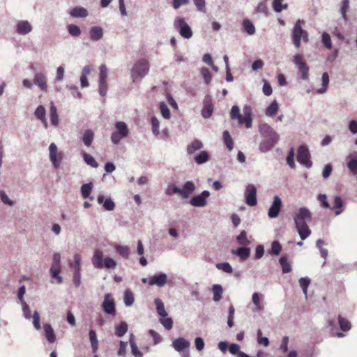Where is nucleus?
Masks as SVG:
<instances>
[{
	"mask_svg": "<svg viewBox=\"0 0 357 357\" xmlns=\"http://www.w3.org/2000/svg\"><path fill=\"white\" fill-rule=\"evenodd\" d=\"M295 228L301 240H305L311 234L307 223L312 220V214L307 207H301L294 215Z\"/></svg>",
	"mask_w": 357,
	"mask_h": 357,
	"instance_id": "obj_1",
	"label": "nucleus"
},
{
	"mask_svg": "<svg viewBox=\"0 0 357 357\" xmlns=\"http://www.w3.org/2000/svg\"><path fill=\"white\" fill-rule=\"evenodd\" d=\"M149 71V63L145 59H139L132 66L130 75L133 82H135L137 78H144Z\"/></svg>",
	"mask_w": 357,
	"mask_h": 357,
	"instance_id": "obj_2",
	"label": "nucleus"
},
{
	"mask_svg": "<svg viewBox=\"0 0 357 357\" xmlns=\"http://www.w3.org/2000/svg\"><path fill=\"white\" fill-rule=\"evenodd\" d=\"M115 130L111 134V141L114 145L120 143L121 140L129 135V129L123 121H117L114 124Z\"/></svg>",
	"mask_w": 357,
	"mask_h": 357,
	"instance_id": "obj_3",
	"label": "nucleus"
},
{
	"mask_svg": "<svg viewBox=\"0 0 357 357\" xmlns=\"http://www.w3.org/2000/svg\"><path fill=\"white\" fill-rule=\"evenodd\" d=\"M303 23V20H298L295 23L292 31L293 43L297 48H299L301 47V38H303V40L305 42L308 40L307 32L302 29Z\"/></svg>",
	"mask_w": 357,
	"mask_h": 357,
	"instance_id": "obj_4",
	"label": "nucleus"
},
{
	"mask_svg": "<svg viewBox=\"0 0 357 357\" xmlns=\"http://www.w3.org/2000/svg\"><path fill=\"white\" fill-rule=\"evenodd\" d=\"M174 25L183 38L189 39L192 36V31L183 18L177 17L174 20Z\"/></svg>",
	"mask_w": 357,
	"mask_h": 357,
	"instance_id": "obj_5",
	"label": "nucleus"
},
{
	"mask_svg": "<svg viewBox=\"0 0 357 357\" xmlns=\"http://www.w3.org/2000/svg\"><path fill=\"white\" fill-rule=\"evenodd\" d=\"M142 282L148 283L150 286L156 285L159 287H164L167 282V275L163 272H159L149 278H142Z\"/></svg>",
	"mask_w": 357,
	"mask_h": 357,
	"instance_id": "obj_6",
	"label": "nucleus"
},
{
	"mask_svg": "<svg viewBox=\"0 0 357 357\" xmlns=\"http://www.w3.org/2000/svg\"><path fill=\"white\" fill-rule=\"evenodd\" d=\"M297 160L307 168H310L312 166V162L310 160V153L307 146L301 145L298 147Z\"/></svg>",
	"mask_w": 357,
	"mask_h": 357,
	"instance_id": "obj_7",
	"label": "nucleus"
},
{
	"mask_svg": "<svg viewBox=\"0 0 357 357\" xmlns=\"http://www.w3.org/2000/svg\"><path fill=\"white\" fill-rule=\"evenodd\" d=\"M101 307L105 314L113 317L116 315L114 299L112 298L111 294L107 293L105 294Z\"/></svg>",
	"mask_w": 357,
	"mask_h": 357,
	"instance_id": "obj_8",
	"label": "nucleus"
},
{
	"mask_svg": "<svg viewBox=\"0 0 357 357\" xmlns=\"http://www.w3.org/2000/svg\"><path fill=\"white\" fill-rule=\"evenodd\" d=\"M294 63L297 66L301 74V79L303 80L308 79L309 67L307 63L303 60V57L301 54H297L294 56L293 58Z\"/></svg>",
	"mask_w": 357,
	"mask_h": 357,
	"instance_id": "obj_9",
	"label": "nucleus"
},
{
	"mask_svg": "<svg viewBox=\"0 0 357 357\" xmlns=\"http://www.w3.org/2000/svg\"><path fill=\"white\" fill-rule=\"evenodd\" d=\"M246 204L250 206H255L257 204V188L253 184H248L245 191Z\"/></svg>",
	"mask_w": 357,
	"mask_h": 357,
	"instance_id": "obj_10",
	"label": "nucleus"
},
{
	"mask_svg": "<svg viewBox=\"0 0 357 357\" xmlns=\"http://www.w3.org/2000/svg\"><path fill=\"white\" fill-rule=\"evenodd\" d=\"M282 202L279 196H274L272 204L271 205L268 211V218L273 219L278 217L282 208Z\"/></svg>",
	"mask_w": 357,
	"mask_h": 357,
	"instance_id": "obj_11",
	"label": "nucleus"
},
{
	"mask_svg": "<svg viewBox=\"0 0 357 357\" xmlns=\"http://www.w3.org/2000/svg\"><path fill=\"white\" fill-rule=\"evenodd\" d=\"M209 196V191L204 190L199 195L193 196L190 200V204L195 207H204L206 206V199Z\"/></svg>",
	"mask_w": 357,
	"mask_h": 357,
	"instance_id": "obj_12",
	"label": "nucleus"
},
{
	"mask_svg": "<svg viewBox=\"0 0 357 357\" xmlns=\"http://www.w3.org/2000/svg\"><path fill=\"white\" fill-rule=\"evenodd\" d=\"M50 160L55 168L60 166L62 160V153H58V149L54 143H51L49 146Z\"/></svg>",
	"mask_w": 357,
	"mask_h": 357,
	"instance_id": "obj_13",
	"label": "nucleus"
},
{
	"mask_svg": "<svg viewBox=\"0 0 357 357\" xmlns=\"http://www.w3.org/2000/svg\"><path fill=\"white\" fill-rule=\"evenodd\" d=\"M33 30V26L27 20H20L15 24V32L22 36H25L31 33Z\"/></svg>",
	"mask_w": 357,
	"mask_h": 357,
	"instance_id": "obj_14",
	"label": "nucleus"
},
{
	"mask_svg": "<svg viewBox=\"0 0 357 357\" xmlns=\"http://www.w3.org/2000/svg\"><path fill=\"white\" fill-rule=\"evenodd\" d=\"M213 112V105L212 103L211 97L206 95L203 101V108L202 110V115L204 119H208L211 116Z\"/></svg>",
	"mask_w": 357,
	"mask_h": 357,
	"instance_id": "obj_15",
	"label": "nucleus"
},
{
	"mask_svg": "<svg viewBox=\"0 0 357 357\" xmlns=\"http://www.w3.org/2000/svg\"><path fill=\"white\" fill-rule=\"evenodd\" d=\"M259 131L260 134L265 138H280L279 135L267 123L260 125Z\"/></svg>",
	"mask_w": 357,
	"mask_h": 357,
	"instance_id": "obj_16",
	"label": "nucleus"
},
{
	"mask_svg": "<svg viewBox=\"0 0 357 357\" xmlns=\"http://www.w3.org/2000/svg\"><path fill=\"white\" fill-rule=\"evenodd\" d=\"M33 84L38 86L44 92L47 91V77L42 73H36L33 77Z\"/></svg>",
	"mask_w": 357,
	"mask_h": 357,
	"instance_id": "obj_17",
	"label": "nucleus"
},
{
	"mask_svg": "<svg viewBox=\"0 0 357 357\" xmlns=\"http://www.w3.org/2000/svg\"><path fill=\"white\" fill-rule=\"evenodd\" d=\"M280 138L268 139L266 138L261 142L259 146V150L262 153H266L271 151L278 143Z\"/></svg>",
	"mask_w": 357,
	"mask_h": 357,
	"instance_id": "obj_18",
	"label": "nucleus"
},
{
	"mask_svg": "<svg viewBox=\"0 0 357 357\" xmlns=\"http://www.w3.org/2000/svg\"><path fill=\"white\" fill-rule=\"evenodd\" d=\"M188 340L184 337H178L175 339L172 344V347L178 352H182L190 347Z\"/></svg>",
	"mask_w": 357,
	"mask_h": 357,
	"instance_id": "obj_19",
	"label": "nucleus"
},
{
	"mask_svg": "<svg viewBox=\"0 0 357 357\" xmlns=\"http://www.w3.org/2000/svg\"><path fill=\"white\" fill-rule=\"evenodd\" d=\"M196 187L195 183L191 181H188L184 183L183 188H181V197L183 199H188L190 195L195 190Z\"/></svg>",
	"mask_w": 357,
	"mask_h": 357,
	"instance_id": "obj_20",
	"label": "nucleus"
},
{
	"mask_svg": "<svg viewBox=\"0 0 357 357\" xmlns=\"http://www.w3.org/2000/svg\"><path fill=\"white\" fill-rule=\"evenodd\" d=\"M89 37L93 42L101 40L103 37V29L101 26H93L89 29Z\"/></svg>",
	"mask_w": 357,
	"mask_h": 357,
	"instance_id": "obj_21",
	"label": "nucleus"
},
{
	"mask_svg": "<svg viewBox=\"0 0 357 357\" xmlns=\"http://www.w3.org/2000/svg\"><path fill=\"white\" fill-rule=\"evenodd\" d=\"M103 252L97 249L94 251L91 259L93 266L98 269L103 268Z\"/></svg>",
	"mask_w": 357,
	"mask_h": 357,
	"instance_id": "obj_22",
	"label": "nucleus"
},
{
	"mask_svg": "<svg viewBox=\"0 0 357 357\" xmlns=\"http://www.w3.org/2000/svg\"><path fill=\"white\" fill-rule=\"evenodd\" d=\"M231 253L238 256L241 259L245 260L250 255V249L248 245H242L236 250H231Z\"/></svg>",
	"mask_w": 357,
	"mask_h": 357,
	"instance_id": "obj_23",
	"label": "nucleus"
},
{
	"mask_svg": "<svg viewBox=\"0 0 357 357\" xmlns=\"http://www.w3.org/2000/svg\"><path fill=\"white\" fill-rule=\"evenodd\" d=\"M98 204H102L106 211H112L115 207V204L111 198L105 199L102 195H99L97 197Z\"/></svg>",
	"mask_w": 357,
	"mask_h": 357,
	"instance_id": "obj_24",
	"label": "nucleus"
},
{
	"mask_svg": "<svg viewBox=\"0 0 357 357\" xmlns=\"http://www.w3.org/2000/svg\"><path fill=\"white\" fill-rule=\"evenodd\" d=\"M344 206V202L340 196L336 195L334 197V204L332 207L330 206L331 210H335V215H340L343 210L342 207Z\"/></svg>",
	"mask_w": 357,
	"mask_h": 357,
	"instance_id": "obj_25",
	"label": "nucleus"
},
{
	"mask_svg": "<svg viewBox=\"0 0 357 357\" xmlns=\"http://www.w3.org/2000/svg\"><path fill=\"white\" fill-rule=\"evenodd\" d=\"M45 335L49 343H54L56 340V335L54 331L50 324H45L43 325Z\"/></svg>",
	"mask_w": 357,
	"mask_h": 357,
	"instance_id": "obj_26",
	"label": "nucleus"
},
{
	"mask_svg": "<svg viewBox=\"0 0 357 357\" xmlns=\"http://www.w3.org/2000/svg\"><path fill=\"white\" fill-rule=\"evenodd\" d=\"M69 15L73 17H85L88 15V12L83 7L76 6L69 11Z\"/></svg>",
	"mask_w": 357,
	"mask_h": 357,
	"instance_id": "obj_27",
	"label": "nucleus"
},
{
	"mask_svg": "<svg viewBox=\"0 0 357 357\" xmlns=\"http://www.w3.org/2000/svg\"><path fill=\"white\" fill-rule=\"evenodd\" d=\"M50 116L52 124L56 127L59 124V115L56 107L54 105L53 102H50Z\"/></svg>",
	"mask_w": 357,
	"mask_h": 357,
	"instance_id": "obj_28",
	"label": "nucleus"
},
{
	"mask_svg": "<svg viewBox=\"0 0 357 357\" xmlns=\"http://www.w3.org/2000/svg\"><path fill=\"white\" fill-rule=\"evenodd\" d=\"M154 303L158 314L162 317H167V312L165 310L162 301L159 298H156L154 299Z\"/></svg>",
	"mask_w": 357,
	"mask_h": 357,
	"instance_id": "obj_29",
	"label": "nucleus"
},
{
	"mask_svg": "<svg viewBox=\"0 0 357 357\" xmlns=\"http://www.w3.org/2000/svg\"><path fill=\"white\" fill-rule=\"evenodd\" d=\"M89 340L91 344V349L93 353H96L98 349V340L96 335V332L91 329L89 333Z\"/></svg>",
	"mask_w": 357,
	"mask_h": 357,
	"instance_id": "obj_30",
	"label": "nucleus"
},
{
	"mask_svg": "<svg viewBox=\"0 0 357 357\" xmlns=\"http://www.w3.org/2000/svg\"><path fill=\"white\" fill-rule=\"evenodd\" d=\"M93 186V184L92 182L84 183L81 186V193L83 198H90L91 199H93L92 197H90Z\"/></svg>",
	"mask_w": 357,
	"mask_h": 357,
	"instance_id": "obj_31",
	"label": "nucleus"
},
{
	"mask_svg": "<svg viewBox=\"0 0 357 357\" xmlns=\"http://www.w3.org/2000/svg\"><path fill=\"white\" fill-rule=\"evenodd\" d=\"M203 147V144L198 139H195L191 144L187 147V153L189 155L193 154L195 151L201 149Z\"/></svg>",
	"mask_w": 357,
	"mask_h": 357,
	"instance_id": "obj_32",
	"label": "nucleus"
},
{
	"mask_svg": "<svg viewBox=\"0 0 357 357\" xmlns=\"http://www.w3.org/2000/svg\"><path fill=\"white\" fill-rule=\"evenodd\" d=\"M230 117L233 120L237 119L241 125L243 123V116L241 115L240 109L237 105L232 106L230 111Z\"/></svg>",
	"mask_w": 357,
	"mask_h": 357,
	"instance_id": "obj_33",
	"label": "nucleus"
},
{
	"mask_svg": "<svg viewBox=\"0 0 357 357\" xmlns=\"http://www.w3.org/2000/svg\"><path fill=\"white\" fill-rule=\"evenodd\" d=\"M222 140L227 149L231 151L234 148V141L227 130H225L222 133Z\"/></svg>",
	"mask_w": 357,
	"mask_h": 357,
	"instance_id": "obj_34",
	"label": "nucleus"
},
{
	"mask_svg": "<svg viewBox=\"0 0 357 357\" xmlns=\"http://www.w3.org/2000/svg\"><path fill=\"white\" fill-rule=\"evenodd\" d=\"M128 326L126 321H121L120 324L115 328V335L119 337H123L128 331Z\"/></svg>",
	"mask_w": 357,
	"mask_h": 357,
	"instance_id": "obj_35",
	"label": "nucleus"
},
{
	"mask_svg": "<svg viewBox=\"0 0 357 357\" xmlns=\"http://www.w3.org/2000/svg\"><path fill=\"white\" fill-rule=\"evenodd\" d=\"M209 154L206 151H202L195 157V161L197 165L206 163L209 160Z\"/></svg>",
	"mask_w": 357,
	"mask_h": 357,
	"instance_id": "obj_36",
	"label": "nucleus"
},
{
	"mask_svg": "<svg viewBox=\"0 0 357 357\" xmlns=\"http://www.w3.org/2000/svg\"><path fill=\"white\" fill-rule=\"evenodd\" d=\"M212 291L213 294V301L215 302H218L220 301L223 292L222 287L218 284H213L212 287Z\"/></svg>",
	"mask_w": 357,
	"mask_h": 357,
	"instance_id": "obj_37",
	"label": "nucleus"
},
{
	"mask_svg": "<svg viewBox=\"0 0 357 357\" xmlns=\"http://www.w3.org/2000/svg\"><path fill=\"white\" fill-rule=\"evenodd\" d=\"M252 301L255 305V310L257 312H261L264 310V307L261 302L260 294L259 293H254L252 296Z\"/></svg>",
	"mask_w": 357,
	"mask_h": 357,
	"instance_id": "obj_38",
	"label": "nucleus"
},
{
	"mask_svg": "<svg viewBox=\"0 0 357 357\" xmlns=\"http://www.w3.org/2000/svg\"><path fill=\"white\" fill-rule=\"evenodd\" d=\"M135 301L134 294L130 289H126L124 291L123 302L126 307H130L133 305Z\"/></svg>",
	"mask_w": 357,
	"mask_h": 357,
	"instance_id": "obj_39",
	"label": "nucleus"
},
{
	"mask_svg": "<svg viewBox=\"0 0 357 357\" xmlns=\"http://www.w3.org/2000/svg\"><path fill=\"white\" fill-rule=\"evenodd\" d=\"M279 109L278 103L276 100H273L266 109L265 114L268 116H273Z\"/></svg>",
	"mask_w": 357,
	"mask_h": 357,
	"instance_id": "obj_40",
	"label": "nucleus"
},
{
	"mask_svg": "<svg viewBox=\"0 0 357 357\" xmlns=\"http://www.w3.org/2000/svg\"><path fill=\"white\" fill-rule=\"evenodd\" d=\"M243 26L244 31L248 35H253L255 33V27L253 23L248 19H244L243 20Z\"/></svg>",
	"mask_w": 357,
	"mask_h": 357,
	"instance_id": "obj_41",
	"label": "nucleus"
},
{
	"mask_svg": "<svg viewBox=\"0 0 357 357\" xmlns=\"http://www.w3.org/2000/svg\"><path fill=\"white\" fill-rule=\"evenodd\" d=\"M279 264L281 266L283 273H288L291 271V266L288 262L287 259L284 256H282L279 259Z\"/></svg>",
	"mask_w": 357,
	"mask_h": 357,
	"instance_id": "obj_42",
	"label": "nucleus"
},
{
	"mask_svg": "<svg viewBox=\"0 0 357 357\" xmlns=\"http://www.w3.org/2000/svg\"><path fill=\"white\" fill-rule=\"evenodd\" d=\"M82 158L85 163H86L88 165L93 168H97L98 167V163L96 161L95 158L89 153L85 152L83 153Z\"/></svg>",
	"mask_w": 357,
	"mask_h": 357,
	"instance_id": "obj_43",
	"label": "nucleus"
},
{
	"mask_svg": "<svg viewBox=\"0 0 357 357\" xmlns=\"http://www.w3.org/2000/svg\"><path fill=\"white\" fill-rule=\"evenodd\" d=\"M93 139V132L91 130H86L84 131L82 137V141L84 145L86 146H91Z\"/></svg>",
	"mask_w": 357,
	"mask_h": 357,
	"instance_id": "obj_44",
	"label": "nucleus"
},
{
	"mask_svg": "<svg viewBox=\"0 0 357 357\" xmlns=\"http://www.w3.org/2000/svg\"><path fill=\"white\" fill-rule=\"evenodd\" d=\"M67 29L69 34L73 37H78L81 34V29L77 25L70 24L67 26Z\"/></svg>",
	"mask_w": 357,
	"mask_h": 357,
	"instance_id": "obj_45",
	"label": "nucleus"
},
{
	"mask_svg": "<svg viewBox=\"0 0 357 357\" xmlns=\"http://www.w3.org/2000/svg\"><path fill=\"white\" fill-rule=\"evenodd\" d=\"M338 324L340 328L343 331H348L351 329V324L346 319L342 317L341 315L338 316Z\"/></svg>",
	"mask_w": 357,
	"mask_h": 357,
	"instance_id": "obj_46",
	"label": "nucleus"
},
{
	"mask_svg": "<svg viewBox=\"0 0 357 357\" xmlns=\"http://www.w3.org/2000/svg\"><path fill=\"white\" fill-rule=\"evenodd\" d=\"M317 201L319 202V205L323 208H330V204L327 199V195L326 194H319L317 197Z\"/></svg>",
	"mask_w": 357,
	"mask_h": 357,
	"instance_id": "obj_47",
	"label": "nucleus"
},
{
	"mask_svg": "<svg viewBox=\"0 0 357 357\" xmlns=\"http://www.w3.org/2000/svg\"><path fill=\"white\" fill-rule=\"evenodd\" d=\"M298 282L303 294L305 295V296H307V288L311 282L310 279L307 277H304L300 278Z\"/></svg>",
	"mask_w": 357,
	"mask_h": 357,
	"instance_id": "obj_48",
	"label": "nucleus"
},
{
	"mask_svg": "<svg viewBox=\"0 0 357 357\" xmlns=\"http://www.w3.org/2000/svg\"><path fill=\"white\" fill-rule=\"evenodd\" d=\"M236 241L241 245H248L250 244V241L247 238V233L245 230L241 231L236 236Z\"/></svg>",
	"mask_w": 357,
	"mask_h": 357,
	"instance_id": "obj_49",
	"label": "nucleus"
},
{
	"mask_svg": "<svg viewBox=\"0 0 357 357\" xmlns=\"http://www.w3.org/2000/svg\"><path fill=\"white\" fill-rule=\"evenodd\" d=\"M215 266L218 270H221L227 273H231L233 271L231 266L228 262L218 263L216 264Z\"/></svg>",
	"mask_w": 357,
	"mask_h": 357,
	"instance_id": "obj_50",
	"label": "nucleus"
},
{
	"mask_svg": "<svg viewBox=\"0 0 357 357\" xmlns=\"http://www.w3.org/2000/svg\"><path fill=\"white\" fill-rule=\"evenodd\" d=\"M159 321L167 330H171L173 327V319L171 317H161Z\"/></svg>",
	"mask_w": 357,
	"mask_h": 357,
	"instance_id": "obj_51",
	"label": "nucleus"
},
{
	"mask_svg": "<svg viewBox=\"0 0 357 357\" xmlns=\"http://www.w3.org/2000/svg\"><path fill=\"white\" fill-rule=\"evenodd\" d=\"M159 108L162 116L165 119H169L170 118V111L166 103L164 102H160L159 103Z\"/></svg>",
	"mask_w": 357,
	"mask_h": 357,
	"instance_id": "obj_52",
	"label": "nucleus"
},
{
	"mask_svg": "<svg viewBox=\"0 0 357 357\" xmlns=\"http://www.w3.org/2000/svg\"><path fill=\"white\" fill-rule=\"evenodd\" d=\"M321 42L324 45V46L328 49L331 50L332 48V42L331 39L330 35L324 32L321 35Z\"/></svg>",
	"mask_w": 357,
	"mask_h": 357,
	"instance_id": "obj_53",
	"label": "nucleus"
},
{
	"mask_svg": "<svg viewBox=\"0 0 357 357\" xmlns=\"http://www.w3.org/2000/svg\"><path fill=\"white\" fill-rule=\"evenodd\" d=\"M282 250V245L281 244L279 243V241H274L272 243H271V250L269 251L270 253L275 255V256H278L280 255V252Z\"/></svg>",
	"mask_w": 357,
	"mask_h": 357,
	"instance_id": "obj_54",
	"label": "nucleus"
},
{
	"mask_svg": "<svg viewBox=\"0 0 357 357\" xmlns=\"http://www.w3.org/2000/svg\"><path fill=\"white\" fill-rule=\"evenodd\" d=\"M325 244V242L322 239H318L316 241V247L319 250L321 257L326 259L328 256V250L322 247V245Z\"/></svg>",
	"mask_w": 357,
	"mask_h": 357,
	"instance_id": "obj_55",
	"label": "nucleus"
},
{
	"mask_svg": "<svg viewBox=\"0 0 357 357\" xmlns=\"http://www.w3.org/2000/svg\"><path fill=\"white\" fill-rule=\"evenodd\" d=\"M116 252L124 258H128L130 255V249L128 246L116 245L115 247Z\"/></svg>",
	"mask_w": 357,
	"mask_h": 357,
	"instance_id": "obj_56",
	"label": "nucleus"
},
{
	"mask_svg": "<svg viewBox=\"0 0 357 357\" xmlns=\"http://www.w3.org/2000/svg\"><path fill=\"white\" fill-rule=\"evenodd\" d=\"M151 126H152L153 134L155 136H158L160 133V131H159L160 122L155 116L151 117Z\"/></svg>",
	"mask_w": 357,
	"mask_h": 357,
	"instance_id": "obj_57",
	"label": "nucleus"
},
{
	"mask_svg": "<svg viewBox=\"0 0 357 357\" xmlns=\"http://www.w3.org/2000/svg\"><path fill=\"white\" fill-rule=\"evenodd\" d=\"M100 70V76H99V82H107L106 79L107 77V68L105 65L102 64L99 67Z\"/></svg>",
	"mask_w": 357,
	"mask_h": 357,
	"instance_id": "obj_58",
	"label": "nucleus"
},
{
	"mask_svg": "<svg viewBox=\"0 0 357 357\" xmlns=\"http://www.w3.org/2000/svg\"><path fill=\"white\" fill-rule=\"evenodd\" d=\"M50 268L61 269V256L59 253L53 255L52 263Z\"/></svg>",
	"mask_w": 357,
	"mask_h": 357,
	"instance_id": "obj_59",
	"label": "nucleus"
},
{
	"mask_svg": "<svg viewBox=\"0 0 357 357\" xmlns=\"http://www.w3.org/2000/svg\"><path fill=\"white\" fill-rule=\"evenodd\" d=\"M61 269L50 268V273L52 278L56 279L58 284L63 282V278L60 275Z\"/></svg>",
	"mask_w": 357,
	"mask_h": 357,
	"instance_id": "obj_60",
	"label": "nucleus"
},
{
	"mask_svg": "<svg viewBox=\"0 0 357 357\" xmlns=\"http://www.w3.org/2000/svg\"><path fill=\"white\" fill-rule=\"evenodd\" d=\"M46 110L44 106L39 105L34 112V115L38 120L45 118Z\"/></svg>",
	"mask_w": 357,
	"mask_h": 357,
	"instance_id": "obj_61",
	"label": "nucleus"
},
{
	"mask_svg": "<svg viewBox=\"0 0 357 357\" xmlns=\"http://www.w3.org/2000/svg\"><path fill=\"white\" fill-rule=\"evenodd\" d=\"M166 194L167 195H172L173 194H178L181 195V188L175 185H169L166 189Z\"/></svg>",
	"mask_w": 357,
	"mask_h": 357,
	"instance_id": "obj_62",
	"label": "nucleus"
},
{
	"mask_svg": "<svg viewBox=\"0 0 357 357\" xmlns=\"http://www.w3.org/2000/svg\"><path fill=\"white\" fill-rule=\"evenodd\" d=\"M257 13H263L266 15L268 13V8L265 2L262 1L259 3L255 8Z\"/></svg>",
	"mask_w": 357,
	"mask_h": 357,
	"instance_id": "obj_63",
	"label": "nucleus"
},
{
	"mask_svg": "<svg viewBox=\"0 0 357 357\" xmlns=\"http://www.w3.org/2000/svg\"><path fill=\"white\" fill-rule=\"evenodd\" d=\"M347 167L351 172L356 173L357 172V158H351L347 163Z\"/></svg>",
	"mask_w": 357,
	"mask_h": 357,
	"instance_id": "obj_64",
	"label": "nucleus"
}]
</instances>
